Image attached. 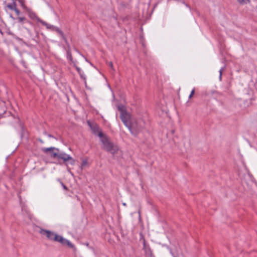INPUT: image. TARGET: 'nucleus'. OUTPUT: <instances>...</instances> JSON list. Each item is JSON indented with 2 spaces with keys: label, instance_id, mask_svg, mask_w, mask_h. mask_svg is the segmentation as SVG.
Segmentation results:
<instances>
[{
  "label": "nucleus",
  "instance_id": "1",
  "mask_svg": "<svg viewBox=\"0 0 257 257\" xmlns=\"http://www.w3.org/2000/svg\"><path fill=\"white\" fill-rule=\"evenodd\" d=\"M145 122L142 119H133L127 127L131 133L135 136H137L144 128Z\"/></svg>",
  "mask_w": 257,
  "mask_h": 257
},
{
  "label": "nucleus",
  "instance_id": "2",
  "mask_svg": "<svg viewBox=\"0 0 257 257\" xmlns=\"http://www.w3.org/2000/svg\"><path fill=\"white\" fill-rule=\"evenodd\" d=\"M98 136L101 138V141L103 145V149L104 150L107 152H109L112 154H114L117 153L118 150L117 146L114 145L111 142H110L108 138L104 136L102 132H99Z\"/></svg>",
  "mask_w": 257,
  "mask_h": 257
},
{
  "label": "nucleus",
  "instance_id": "3",
  "mask_svg": "<svg viewBox=\"0 0 257 257\" xmlns=\"http://www.w3.org/2000/svg\"><path fill=\"white\" fill-rule=\"evenodd\" d=\"M58 161H62V162L65 164L66 165H67V162H69V163L73 165L75 164V160L71 157L69 155H68L64 152H60L58 155V157L57 158Z\"/></svg>",
  "mask_w": 257,
  "mask_h": 257
},
{
  "label": "nucleus",
  "instance_id": "4",
  "mask_svg": "<svg viewBox=\"0 0 257 257\" xmlns=\"http://www.w3.org/2000/svg\"><path fill=\"white\" fill-rule=\"evenodd\" d=\"M118 108L121 112L120 116L121 120L124 124L127 127L133 119L131 118L130 114L123 110L120 106H118Z\"/></svg>",
  "mask_w": 257,
  "mask_h": 257
},
{
  "label": "nucleus",
  "instance_id": "5",
  "mask_svg": "<svg viewBox=\"0 0 257 257\" xmlns=\"http://www.w3.org/2000/svg\"><path fill=\"white\" fill-rule=\"evenodd\" d=\"M43 152L47 153L48 152H51V156L52 158H56L57 159L59 153V150L55 147L50 148H43L42 149Z\"/></svg>",
  "mask_w": 257,
  "mask_h": 257
},
{
  "label": "nucleus",
  "instance_id": "6",
  "mask_svg": "<svg viewBox=\"0 0 257 257\" xmlns=\"http://www.w3.org/2000/svg\"><path fill=\"white\" fill-rule=\"evenodd\" d=\"M54 241L59 242L62 245H67L71 248L74 247V245L69 240L63 238L61 235L57 234Z\"/></svg>",
  "mask_w": 257,
  "mask_h": 257
},
{
  "label": "nucleus",
  "instance_id": "7",
  "mask_svg": "<svg viewBox=\"0 0 257 257\" xmlns=\"http://www.w3.org/2000/svg\"><path fill=\"white\" fill-rule=\"evenodd\" d=\"M40 232L45 235L49 239L55 240L57 234L49 230L41 229Z\"/></svg>",
  "mask_w": 257,
  "mask_h": 257
},
{
  "label": "nucleus",
  "instance_id": "8",
  "mask_svg": "<svg viewBox=\"0 0 257 257\" xmlns=\"http://www.w3.org/2000/svg\"><path fill=\"white\" fill-rule=\"evenodd\" d=\"M143 249L144 250L146 257H155L150 247L146 244L145 241L144 242Z\"/></svg>",
  "mask_w": 257,
  "mask_h": 257
},
{
  "label": "nucleus",
  "instance_id": "9",
  "mask_svg": "<svg viewBox=\"0 0 257 257\" xmlns=\"http://www.w3.org/2000/svg\"><path fill=\"white\" fill-rule=\"evenodd\" d=\"M26 12L27 13L29 17H30V19H32V20H37L38 21V20H41L40 18H39L36 14L30 8H28L26 10Z\"/></svg>",
  "mask_w": 257,
  "mask_h": 257
},
{
  "label": "nucleus",
  "instance_id": "10",
  "mask_svg": "<svg viewBox=\"0 0 257 257\" xmlns=\"http://www.w3.org/2000/svg\"><path fill=\"white\" fill-rule=\"evenodd\" d=\"M12 3L6 5V7L10 10L14 11L17 8L16 0H12Z\"/></svg>",
  "mask_w": 257,
  "mask_h": 257
},
{
  "label": "nucleus",
  "instance_id": "11",
  "mask_svg": "<svg viewBox=\"0 0 257 257\" xmlns=\"http://www.w3.org/2000/svg\"><path fill=\"white\" fill-rule=\"evenodd\" d=\"M38 22H40L43 25L46 26L47 29H51L52 31L54 30L55 26L48 24L46 22L42 21V20H38Z\"/></svg>",
  "mask_w": 257,
  "mask_h": 257
},
{
  "label": "nucleus",
  "instance_id": "12",
  "mask_svg": "<svg viewBox=\"0 0 257 257\" xmlns=\"http://www.w3.org/2000/svg\"><path fill=\"white\" fill-rule=\"evenodd\" d=\"M53 31L57 32L64 40H66L63 32L59 28L55 27Z\"/></svg>",
  "mask_w": 257,
  "mask_h": 257
},
{
  "label": "nucleus",
  "instance_id": "13",
  "mask_svg": "<svg viewBox=\"0 0 257 257\" xmlns=\"http://www.w3.org/2000/svg\"><path fill=\"white\" fill-rule=\"evenodd\" d=\"M76 69L80 75V77L85 81H86V77L83 72H82L81 69L78 67H76Z\"/></svg>",
  "mask_w": 257,
  "mask_h": 257
},
{
  "label": "nucleus",
  "instance_id": "14",
  "mask_svg": "<svg viewBox=\"0 0 257 257\" xmlns=\"http://www.w3.org/2000/svg\"><path fill=\"white\" fill-rule=\"evenodd\" d=\"M17 20H18V23H22L23 22L25 21L29 24H30V25H32V23L30 22V21H28L25 17H18L17 18Z\"/></svg>",
  "mask_w": 257,
  "mask_h": 257
},
{
  "label": "nucleus",
  "instance_id": "15",
  "mask_svg": "<svg viewBox=\"0 0 257 257\" xmlns=\"http://www.w3.org/2000/svg\"><path fill=\"white\" fill-rule=\"evenodd\" d=\"M22 7L26 11L28 8L25 4V0H18Z\"/></svg>",
  "mask_w": 257,
  "mask_h": 257
},
{
  "label": "nucleus",
  "instance_id": "16",
  "mask_svg": "<svg viewBox=\"0 0 257 257\" xmlns=\"http://www.w3.org/2000/svg\"><path fill=\"white\" fill-rule=\"evenodd\" d=\"M67 58L70 61H72V56L69 49L67 50Z\"/></svg>",
  "mask_w": 257,
  "mask_h": 257
},
{
  "label": "nucleus",
  "instance_id": "17",
  "mask_svg": "<svg viewBox=\"0 0 257 257\" xmlns=\"http://www.w3.org/2000/svg\"><path fill=\"white\" fill-rule=\"evenodd\" d=\"M91 128L94 133L98 132V133H99L100 132L99 131V128L97 125H94L93 126H91Z\"/></svg>",
  "mask_w": 257,
  "mask_h": 257
},
{
  "label": "nucleus",
  "instance_id": "18",
  "mask_svg": "<svg viewBox=\"0 0 257 257\" xmlns=\"http://www.w3.org/2000/svg\"><path fill=\"white\" fill-rule=\"evenodd\" d=\"M87 163H88V162H87V160H83L82 164H81V169H82L83 167H84L85 166H86L87 165Z\"/></svg>",
  "mask_w": 257,
  "mask_h": 257
},
{
  "label": "nucleus",
  "instance_id": "19",
  "mask_svg": "<svg viewBox=\"0 0 257 257\" xmlns=\"http://www.w3.org/2000/svg\"><path fill=\"white\" fill-rule=\"evenodd\" d=\"M238 3L241 4H246L248 0H237Z\"/></svg>",
  "mask_w": 257,
  "mask_h": 257
},
{
  "label": "nucleus",
  "instance_id": "20",
  "mask_svg": "<svg viewBox=\"0 0 257 257\" xmlns=\"http://www.w3.org/2000/svg\"><path fill=\"white\" fill-rule=\"evenodd\" d=\"M14 11L15 12L17 16L20 15V11L17 9V8H16Z\"/></svg>",
  "mask_w": 257,
  "mask_h": 257
},
{
  "label": "nucleus",
  "instance_id": "21",
  "mask_svg": "<svg viewBox=\"0 0 257 257\" xmlns=\"http://www.w3.org/2000/svg\"><path fill=\"white\" fill-rule=\"evenodd\" d=\"M108 65L111 68V69L112 70H113V71L114 70V68H113V63H112V62H108Z\"/></svg>",
  "mask_w": 257,
  "mask_h": 257
},
{
  "label": "nucleus",
  "instance_id": "22",
  "mask_svg": "<svg viewBox=\"0 0 257 257\" xmlns=\"http://www.w3.org/2000/svg\"><path fill=\"white\" fill-rule=\"evenodd\" d=\"M222 71H223V69H220L219 70V73H220L219 79H220V80H221V75H222Z\"/></svg>",
  "mask_w": 257,
  "mask_h": 257
},
{
  "label": "nucleus",
  "instance_id": "23",
  "mask_svg": "<svg viewBox=\"0 0 257 257\" xmlns=\"http://www.w3.org/2000/svg\"><path fill=\"white\" fill-rule=\"evenodd\" d=\"M61 185L63 187V188L65 189V190H67V187L62 183V182H61Z\"/></svg>",
  "mask_w": 257,
  "mask_h": 257
},
{
  "label": "nucleus",
  "instance_id": "24",
  "mask_svg": "<svg viewBox=\"0 0 257 257\" xmlns=\"http://www.w3.org/2000/svg\"><path fill=\"white\" fill-rule=\"evenodd\" d=\"M193 96V89L191 90L190 94L189 96V98H191Z\"/></svg>",
  "mask_w": 257,
  "mask_h": 257
},
{
  "label": "nucleus",
  "instance_id": "25",
  "mask_svg": "<svg viewBox=\"0 0 257 257\" xmlns=\"http://www.w3.org/2000/svg\"><path fill=\"white\" fill-rule=\"evenodd\" d=\"M191 102H189V101L187 102V103H186L187 106H189V105H191Z\"/></svg>",
  "mask_w": 257,
  "mask_h": 257
},
{
  "label": "nucleus",
  "instance_id": "26",
  "mask_svg": "<svg viewBox=\"0 0 257 257\" xmlns=\"http://www.w3.org/2000/svg\"><path fill=\"white\" fill-rule=\"evenodd\" d=\"M25 29L27 31V32L29 33H30L31 32H30V30L26 28H25Z\"/></svg>",
  "mask_w": 257,
  "mask_h": 257
},
{
  "label": "nucleus",
  "instance_id": "27",
  "mask_svg": "<svg viewBox=\"0 0 257 257\" xmlns=\"http://www.w3.org/2000/svg\"><path fill=\"white\" fill-rule=\"evenodd\" d=\"M48 136L50 138H53V137L51 135H50V134H48Z\"/></svg>",
  "mask_w": 257,
  "mask_h": 257
},
{
  "label": "nucleus",
  "instance_id": "28",
  "mask_svg": "<svg viewBox=\"0 0 257 257\" xmlns=\"http://www.w3.org/2000/svg\"><path fill=\"white\" fill-rule=\"evenodd\" d=\"M138 214H139V217H140V216H141V211H140V210H139V211H138Z\"/></svg>",
  "mask_w": 257,
  "mask_h": 257
},
{
  "label": "nucleus",
  "instance_id": "29",
  "mask_svg": "<svg viewBox=\"0 0 257 257\" xmlns=\"http://www.w3.org/2000/svg\"><path fill=\"white\" fill-rule=\"evenodd\" d=\"M40 142H41L42 143H43V141H41V140H40Z\"/></svg>",
  "mask_w": 257,
  "mask_h": 257
}]
</instances>
